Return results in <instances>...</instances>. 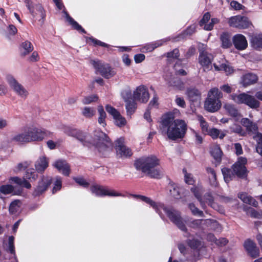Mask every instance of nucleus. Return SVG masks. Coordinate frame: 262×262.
Here are the masks:
<instances>
[{"label": "nucleus", "mask_w": 262, "mask_h": 262, "mask_svg": "<svg viewBox=\"0 0 262 262\" xmlns=\"http://www.w3.org/2000/svg\"><path fill=\"white\" fill-rule=\"evenodd\" d=\"M133 196L135 198L140 199L142 201L148 204L159 214L162 219L164 217L162 212L163 211L172 223L175 224L180 230L185 232L186 237L190 236V233L187 232V228L181 217V213L178 210L171 207L165 206L162 203H157L150 198L144 195L133 194Z\"/></svg>", "instance_id": "1"}, {"label": "nucleus", "mask_w": 262, "mask_h": 262, "mask_svg": "<svg viewBox=\"0 0 262 262\" xmlns=\"http://www.w3.org/2000/svg\"><path fill=\"white\" fill-rule=\"evenodd\" d=\"M161 124L163 127L167 128V136L171 140L183 138L187 129V124L184 120H174L171 114L164 116Z\"/></svg>", "instance_id": "2"}, {"label": "nucleus", "mask_w": 262, "mask_h": 262, "mask_svg": "<svg viewBox=\"0 0 262 262\" xmlns=\"http://www.w3.org/2000/svg\"><path fill=\"white\" fill-rule=\"evenodd\" d=\"M160 164V160L155 156L151 155L143 157L135 161L134 166L137 170H141L152 178H160L162 170L157 166Z\"/></svg>", "instance_id": "3"}, {"label": "nucleus", "mask_w": 262, "mask_h": 262, "mask_svg": "<svg viewBox=\"0 0 262 262\" xmlns=\"http://www.w3.org/2000/svg\"><path fill=\"white\" fill-rule=\"evenodd\" d=\"M222 96V92L217 88L211 89L204 103L205 109L209 112H215L219 110L221 106L220 98Z\"/></svg>", "instance_id": "4"}, {"label": "nucleus", "mask_w": 262, "mask_h": 262, "mask_svg": "<svg viewBox=\"0 0 262 262\" xmlns=\"http://www.w3.org/2000/svg\"><path fill=\"white\" fill-rule=\"evenodd\" d=\"M96 147L99 152L109 151L112 149V143L109 137L102 131L96 132Z\"/></svg>", "instance_id": "5"}, {"label": "nucleus", "mask_w": 262, "mask_h": 262, "mask_svg": "<svg viewBox=\"0 0 262 262\" xmlns=\"http://www.w3.org/2000/svg\"><path fill=\"white\" fill-rule=\"evenodd\" d=\"M232 99L238 104H245L250 108H257L259 106V102L253 96L245 93L239 95L233 94Z\"/></svg>", "instance_id": "6"}, {"label": "nucleus", "mask_w": 262, "mask_h": 262, "mask_svg": "<svg viewBox=\"0 0 262 262\" xmlns=\"http://www.w3.org/2000/svg\"><path fill=\"white\" fill-rule=\"evenodd\" d=\"M26 6L34 18L39 21L42 20V22L46 18L45 11L40 4H34L29 0H26Z\"/></svg>", "instance_id": "7"}, {"label": "nucleus", "mask_w": 262, "mask_h": 262, "mask_svg": "<svg viewBox=\"0 0 262 262\" xmlns=\"http://www.w3.org/2000/svg\"><path fill=\"white\" fill-rule=\"evenodd\" d=\"M6 80L11 89L18 96L23 98H26L27 97L28 95L27 90L12 75H7Z\"/></svg>", "instance_id": "8"}, {"label": "nucleus", "mask_w": 262, "mask_h": 262, "mask_svg": "<svg viewBox=\"0 0 262 262\" xmlns=\"http://www.w3.org/2000/svg\"><path fill=\"white\" fill-rule=\"evenodd\" d=\"M91 63L94 68L105 78L109 79L116 74L114 69L108 64L102 63L99 60H92Z\"/></svg>", "instance_id": "9"}, {"label": "nucleus", "mask_w": 262, "mask_h": 262, "mask_svg": "<svg viewBox=\"0 0 262 262\" xmlns=\"http://www.w3.org/2000/svg\"><path fill=\"white\" fill-rule=\"evenodd\" d=\"M30 142L41 141L48 136L50 133L42 128L31 126L27 127Z\"/></svg>", "instance_id": "10"}, {"label": "nucleus", "mask_w": 262, "mask_h": 262, "mask_svg": "<svg viewBox=\"0 0 262 262\" xmlns=\"http://www.w3.org/2000/svg\"><path fill=\"white\" fill-rule=\"evenodd\" d=\"M92 192L98 196H123L121 193L117 192L113 190L110 189L107 187L94 185L91 187Z\"/></svg>", "instance_id": "11"}, {"label": "nucleus", "mask_w": 262, "mask_h": 262, "mask_svg": "<svg viewBox=\"0 0 262 262\" xmlns=\"http://www.w3.org/2000/svg\"><path fill=\"white\" fill-rule=\"evenodd\" d=\"M247 162V159L241 157L237 161L232 165V169L235 175L240 178H245L247 175V170L245 166Z\"/></svg>", "instance_id": "12"}, {"label": "nucleus", "mask_w": 262, "mask_h": 262, "mask_svg": "<svg viewBox=\"0 0 262 262\" xmlns=\"http://www.w3.org/2000/svg\"><path fill=\"white\" fill-rule=\"evenodd\" d=\"M54 3L59 10H61L63 9L62 13L64 14L67 21L69 23V24L74 29L83 33L85 34L86 33L85 30L77 21H76L72 17L69 15L66 11L63 3H62L61 0L54 2Z\"/></svg>", "instance_id": "13"}, {"label": "nucleus", "mask_w": 262, "mask_h": 262, "mask_svg": "<svg viewBox=\"0 0 262 262\" xmlns=\"http://www.w3.org/2000/svg\"><path fill=\"white\" fill-rule=\"evenodd\" d=\"M123 138L118 139L115 142V149L117 156L121 158H128L132 156V150L124 145Z\"/></svg>", "instance_id": "14"}, {"label": "nucleus", "mask_w": 262, "mask_h": 262, "mask_svg": "<svg viewBox=\"0 0 262 262\" xmlns=\"http://www.w3.org/2000/svg\"><path fill=\"white\" fill-rule=\"evenodd\" d=\"M228 23L231 27L238 28L246 29L249 27L250 23L248 18L244 16L236 15L230 17Z\"/></svg>", "instance_id": "15"}, {"label": "nucleus", "mask_w": 262, "mask_h": 262, "mask_svg": "<svg viewBox=\"0 0 262 262\" xmlns=\"http://www.w3.org/2000/svg\"><path fill=\"white\" fill-rule=\"evenodd\" d=\"M105 110L106 112L113 117L115 125L119 127L125 125L126 123L125 118L122 117L119 112L115 107L112 106L111 105L107 104L105 106Z\"/></svg>", "instance_id": "16"}, {"label": "nucleus", "mask_w": 262, "mask_h": 262, "mask_svg": "<svg viewBox=\"0 0 262 262\" xmlns=\"http://www.w3.org/2000/svg\"><path fill=\"white\" fill-rule=\"evenodd\" d=\"M133 98L142 103H146L149 98V93L144 85H140L133 92Z\"/></svg>", "instance_id": "17"}, {"label": "nucleus", "mask_w": 262, "mask_h": 262, "mask_svg": "<svg viewBox=\"0 0 262 262\" xmlns=\"http://www.w3.org/2000/svg\"><path fill=\"white\" fill-rule=\"evenodd\" d=\"M52 183V179L49 177L43 176L38 182V185L33 191V195L35 196H39L43 193Z\"/></svg>", "instance_id": "18"}, {"label": "nucleus", "mask_w": 262, "mask_h": 262, "mask_svg": "<svg viewBox=\"0 0 262 262\" xmlns=\"http://www.w3.org/2000/svg\"><path fill=\"white\" fill-rule=\"evenodd\" d=\"M185 94L189 101L192 104H200L201 100V93L195 88H188Z\"/></svg>", "instance_id": "19"}, {"label": "nucleus", "mask_w": 262, "mask_h": 262, "mask_svg": "<svg viewBox=\"0 0 262 262\" xmlns=\"http://www.w3.org/2000/svg\"><path fill=\"white\" fill-rule=\"evenodd\" d=\"M213 56L207 52H200L199 57L200 64L203 67L204 70H210L212 69L211 62Z\"/></svg>", "instance_id": "20"}, {"label": "nucleus", "mask_w": 262, "mask_h": 262, "mask_svg": "<svg viewBox=\"0 0 262 262\" xmlns=\"http://www.w3.org/2000/svg\"><path fill=\"white\" fill-rule=\"evenodd\" d=\"M232 42L235 49L242 51L248 47V42L245 36L241 34L235 35L232 38Z\"/></svg>", "instance_id": "21"}, {"label": "nucleus", "mask_w": 262, "mask_h": 262, "mask_svg": "<svg viewBox=\"0 0 262 262\" xmlns=\"http://www.w3.org/2000/svg\"><path fill=\"white\" fill-rule=\"evenodd\" d=\"M244 246L248 253L253 258L259 256V250L255 243L250 239L245 241Z\"/></svg>", "instance_id": "22"}, {"label": "nucleus", "mask_w": 262, "mask_h": 262, "mask_svg": "<svg viewBox=\"0 0 262 262\" xmlns=\"http://www.w3.org/2000/svg\"><path fill=\"white\" fill-rule=\"evenodd\" d=\"M168 189L170 195L176 199H181L185 194L184 188L174 183L169 184Z\"/></svg>", "instance_id": "23"}, {"label": "nucleus", "mask_w": 262, "mask_h": 262, "mask_svg": "<svg viewBox=\"0 0 262 262\" xmlns=\"http://www.w3.org/2000/svg\"><path fill=\"white\" fill-rule=\"evenodd\" d=\"M165 79L167 82L169 86L173 87L176 90L181 91L184 90L185 88L184 83L179 77L168 78L166 76Z\"/></svg>", "instance_id": "24"}, {"label": "nucleus", "mask_w": 262, "mask_h": 262, "mask_svg": "<svg viewBox=\"0 0 262 262\" xmlns=\"http://www.w3.org/2000/svg\"><path fill=\"white\" fill-rule=\"evenodd\" d=\"M213 224L215 225H218V223L214 220H203L198 219L193 220L190 222L188 224L189 227L194 229H202V225L203 224Z\"/></svg>", "instance_id": "25"}, {"label": "nucleus", "mask_w": 262, "mask_h": 262, "mask_svg": "<svg viewBox=\"0 0 262 262\" xmlns=\"http://www.w3.org/2000/svg\"><path fill=\"white\" fill-rule=\"evenodd\" d=\"M19 50L20 55L25 57L33 52L34 47L30 41L25 40L20 44Z\"/></svg>", "instance_id": "26"}, {"label": "nucleus", "mask_w": 262, "mask_h": 262, "mask_svg": "<svg viewBox=\"0 0 262 262\" xmlns=\"http://www.w3.org/2000/svg\"><path fill=\"white\" fill-rule=\"evenodd\" d=\"M258 77L256 74L248 73L242 77L241 83L244 86H247L256 83Z\"/></svg>", "instance_id": "27"}, {"label": "nucleus", "mask_w": 262, "mask_h": 262, "mask_svg": "<svg viewBox=\"0 0 262 262\" xmlns=\"http://www.w3.org/2000/svg\"><path fill=\"white\" fill-rule=\"evenodd\" d=\"M54 166L63 174L68 176L70 174V166L64 160H58L55 162Z\"/></svg>", "instance_id": "28"}, {"label": "nucleus", "mask_w": 262, "mask_h": 262, "mask_svg": "<svg viewBox=\"0 0 262 262\" xmlns=\"http://www.w3.org/2000/svg\"><path fill=\"white\" fill-rule=\"evenodd\" d=\"M6 251L11 254V256L9 258L11 262L17 261V260L14 247V237L13 236H10L8 238V246L6 249Z\"/></svg>", "instance_id": "29"}, {"label": "nucleus", "mask_w": 262, "mask_h": 262, "mask_svg": "<svg viewBox=\"0 0 262 262\" xmlns=\"http://www.w3.org/2000/svg\"><path fill=\"white\" fill-rule=\"evenodd\" d=\"M168 40V38H165L147 43L142 48V51L146 52H151L156 48L163 45L164 42L167 41Z\"/></svg>", "instance_id": "30"}, {"label": "nucleus", "mask_w": 262, "mask_h": 262, "mask_svg": "<svg viewBox=\"0 0 262 262\" xmlns=\"http://www.w3.org/2000/svg\"><path fill=\"white\" fill-rule=\"evenodd\" d=\"M242 123L244 126L246 128L247 130L251 133H254L255 135L258 133V127L257 124L251 121L248 118H243L242 120Z\"/></svg>", "instance_id": "31"}, {"label": "nucleus", "mask_w": 262, "mask_h": 262, "mask_svg": "<svg viewBox=\"0 0 262 262\" xmlns=\"http://www.w3.org/2000/svg\"><path fill=\"white\" fill-rule=\"evenodd\" d=\"M77 140L81 142L84 146H89L92 142L90 139V135L85 132L79 130L75 137Z\"/></svg>", "instance_id": "32"}, {"label": "nucleus", "mask_w": 262, "mask_h": 262, "mask_svg": "<svg viewBox=\"0 0 262 262\" xmlns=\"http://www.w3.org/2000/svg\"><path fill=\"white\" fill-rule=\"evenodd\" d=\"M48 166V161L45 157H40L35 164L36 170L38 172H42Z\"/></svg>", "instance_id": "33"}, {"label": "nucleus", "mask_w": 262, "mask_h": 262, "mask_svg": "<svg viewBox=\"0 0 262 262\" xmlns=\"http://www.w3.org/2000/svg\"><path fill=\"white\" fill-rule=\"evenodd\" d=\"M12 140L20 143L30 142L29 136L27 128L25 130L24 133H21L14 136Z\"/></svg>", "instance_id": "34"}, {"label": "nucleus", "mask_w": 262, "mask_h": 262, "mask_svg": "<svg viewBox=\"0 0 262 262\" xmlns=\"http://www.w3.org/2000/svg\"><path fill=\"white\" fill-rule=\"evenodd\" d=\"M222 47L224 49L229 48L232 46L231 35L228 32H223L220 36Z\"/></svg>", "instance_id": "35"}, {"label": "nucleus", "mask_w": 262, "mask_h": 262, "mask_svg": "<svg viewBox=\"0 0 262 262\" xmlns=\"http://www.w3.org/2000/svg\"><path fill=\"white\" fill-rule=\"evenodd\" d=\"M238 198L245 203L251 205L254 207H257L258 202L252 197L248 195L246 193H241L238 194Z\"/></svg>", "instance_id": "36"}, {"label": "nucleus", "mask_w": 262, "mask_h": 262, "mask_svg": "<svg viewBox=\"0 0 262 262\" xmlns=\"http://www.w3.org/2000/svg\"><path fill=\"white\" fill-rule=\"evenodd\" d=\"M224 107L231 116L236 118H238L241 117L238 110L236 108L234 105L226 103L224 105Z\"/></svg>", "instance_id": "37"}, {"label": "nucleus", "mask_w": 262, "mask_h": 262, "mask_svg": "<svg viewBox=\"0 0 262 262\" xmlns=\"http://www.w3.org/2000/svg\"><path fill=\"white\" fill-rule=\"evenodd\" d=\"M10 180L19 186L27 189H29L31 187L30 183L26 180L24 177L22 179L17 177H11Z\"/></svg>", "instance_id": "38"}, {"label": "nucleus", "mask_w": 262, "mask_h": 262, "mask_svg": "<svg viewBox=\"0 0 262 262\" xmlns=\"http://www.w3.org/2000/svg\"><path fill=\"white\" fill-rule=\"evenodd\" d=\"M251 44L252 47L257 50L262 49V34L252 36L251 39Z\"/></svg>", "instance_id": "39"}, {"label": "nucleus", "mask_w": 262, "mask_h": 262, "mask_svg": "<svg viewBox=\"0 0 262 262\" xmlns=\"http://www.w3.org/2000/svg\"><path fill=\"white\" fill-rule=\"evenodd\" d=\"M210 154L216 161L220 162L221 160L223 152L219 145H214L211 147Z\"/></svg>", "instance_id": "40"}, {"label": "nucleus", "mask_w": 262, "mask_h": 262, "mask_svg": "<svg viewBox=\"0 0 262 262\" xmlns=\"http://www.w3.org/2000/svg\"><path fill=\"white\" fill-rule=\"evenodd\" d=\"M214 67L216 71H224L227 75L230 74L233 72L232 67L225 63H223L219 65L216 63L213 64Z\"/></svg>", "instance_id": "41"}, {"label": "nucleus", "mask_w": 262, "mask_h": 262, "mask_svg": "<svg viewBox=\"0 0 262 262\" xmlns=\"http://www.w3.org/2000/svg\"><path fill=\"white\" fill-rule=\"evenodd\" d=\"M98 112L99 114V117L98 119V123L102 125V126H105L106 124L105 119L106 118V114L102 105H99L98 107Z\"/></svg>", "instance_id": "42"}, {"label": "nucleus", "mask_w": 262, "mask_h": 262, "mask_svg": "<svg viewBox=\"0 0 262 262\" xmlns=\"http://www.w3.org/2000/svg\"><path fill=\"white\" fill-rule=\"evenodd\" d=\"M135 101L136 100L133 98V100L126 102L125 108L128 116H131L135 112L136 109Z\"/></svg>", "instance_id": "43"}, {"label": "nucleus", "mask_w": 262, "mask_h": 262, "mask_svg": "<svg viewBox=\"0 0 262 262\" xmlns=\"http://www.w3.org/2000/svg\"><path fill=\"white\" fill-rule=\"evenodd\" d=\"M204 199L206 203L213 209L217 210L219 206L214 202V198L210 192H207L204 195Z\"/></svg>", "instance_id": "44"}, {"label": "nucleus", "mask_w": 262, "mask_h": 262, "mask_svg": "<svg viewBox=\"0 0 262 262\" xmlns=\"http://www.w3.org/2000/svg\"><path fill=\"white\" fill-rule=\"evenodd\" d=\"M253 139L256 141V151L262 156V134L257 133L253 136Z\"/></svg>", "instance_id": "45"}, {"label": "nucleus", "mask_w": 262, "mask_h": 262, "mask_svg": "<svg viewBox=\"0 0 262 262\" xmlns=\"http://www.w3.org/2000/svg\"><path fill=\"white\" fill-rule=\"evenodd\" d=\"M222 172L224 176V179L226 183H228L232 180V177H234V173L233 170H231L228 168H223L222 169Z\"/></svg>", "instance_id": "46"}, {"label": "nucleus", "mask_w": 262, "mask_h": 262, "mask_svg": "<svg viewBox=\"0 0 262 262\" xmlns=\"http://www.w3.org/2000/svg\"><path fill=\"white\" fill-rule=\"evenodd\" d=\"M191 191L193 193L195 197L200 202L201 205L203 209H205V204L204 201H202L201 195L200 193V190L199 187L193 186L191 188Z\"/></svg>", "instance_id": "47"}, {"label": "nucleus", "mask_w": 262, "mask_h": 262, "mask_svg": "<svg viewBox=\"0 0 262 262\" xmlns=\"http://www.w3.org/2000/svg\"><path fill=\"white\" fill-rule=\"evenodd\" d=\"M25 178L32 181H34L37 178V174L33 168L28 169L24 175Z\"/></svg>", "instance_id": "48"}, {"label": "nucleus", "mask_w": 262, "mask_h": 262, "mask_svg": "<svg viewBox=\"0 0 262 262\" xmlns=\"http://www.w3.org/2000/svg\"><path fill=\"white\" fill-rule=\"evenodd\" d=\"M121 96L125 102L133 100L132 99L133 94H132L129 88L123 90L121 92Z\"/></svg>", "instance_id": "49"}, {"label": "nucleus", "mask_w": 262, "mask_h": 262, "mask_svg": "<svg viewBox=\"0 0 262 262\" xmlns=\"http://www.w3.org/2000/svg\"><path fill=\"white\" fill-rule=\"evenodd\" d=\"M20 202L19 200H14L12 202L9 206V211L14 214L17 212L20 207Z\"/></svg>", "instance_id": "50"}, {"label": "nucleus", "mask_w": 262, "mask_h": 262, "mask_svg": "<svg viewBox=\"0 0 262 262\" xmlns=\"http://www.w3.org/2000/svg\"><path fill=\"white\" fill-rule=\"evenodd\" d=\"M198 120L200 122V126L201 127L202 130L204 133H207L209 130L208 129V125L207 122L205 121L204 118L202 115H198L197 116Z\"/></svg>", "instance_id": "51"}, {"label": "nucleus", "mask_w": 262, "mask_h": 262, "mask_svg": "<svg viewBox=\"0 0 262 262\" xmlns=\"http://www.w3.org/2000/svg\"><path fill=\"white\" fill-rule=\"evenodd\" d=\"M95 113L94 108L91 107H84L82 111V115L86 118H91Z\"/></svg>", "instance_id": "52"}, {"label": "nucleus", "mask_w": 262, "mask_h": 262, "mask_svg": "<svg viewBox=\"0 0 262 262\" xmlns=\"http://www.w3.org/2000/svg\"><path fill=\"white\" fill-rule=\"evenodd\" d=\"M183 172L184 174V180L185 183L188 185H193L194 183V180L192 174L188 173L186 168L183 169Z\"/></svg>", "instance_id": "53"}, {"label": "nucleus", "mask_w": 262, "mask_h": 262, "mask_svg": "<svg viewBox=\"0 0 262 262\" xmlns=\"http://www.w3.org/2000/svg\"><path fill=\"white\" fill-rule=\"evenodd\" d=\"M188 245L193 250H197L201 246V241L196 239H188L187 241Z\"/></svg>", "instance_id": "54"}, {"label": "nucleus", "mask_w": 262, "mask_h": 262, "mask_svg": "<svg viewBox=\"0 0 262 262\" xmlns=\"http://www.w3.org/2000/svg\"><path fill=\"white\" fill-rule=\"evenodd\" d=\"M189 208L191 210L192 213L194 215H198L199 216H204V213L202 211L199 210L193 203H190L188 205Z\"/></svg>", "instance_id": "55"}, {"label": "nucleus", "mask_w": 262, "mask_h": 262, "mask_svg": "<svg viewBox=\"0 0 262 262\" xmlns=\"http://www.w3.org/2000/svg\"><path fill=\"white\" fill-rule=\"evenodd\" d=\"M206 171L209 174L208 177L210 182H212L214 184L216 180V175L215 170L212 168L207 167Z\"/></svg>", "instance_id": "56"}, {"label": "nucleus", "mask_w": 262, "mask_h": 262, "mask_svg": "<svg viewBox=\"0 0 262 262\" xmlns=\"http://www.w3.org/2000/svg\"><path fill=\"white\" fill-rule=\"evenodd\" d=\"M13 189V187L11 185H4L0 187V192L4 194L12 193Z\"/></svg>", "instance_id": "57"}, {"label": "nucleus", "mask_w": 262, "mask_h": 262, "mask_svg": "<svg viewBox=\"0 0 262 262\" xmlns=\"http://www.w3.org/2000/svg\"><path fill=\"white\" fill-rule=\"evenodd\" d=\"M98 99V97L96 95H92L85 97L82 100V103L84 104H90L93 102H95Z\"/></svg>", "instance_id": "58"}, {"label": "nucleus", "mask_w": 262, "mask_h": 262, "mask_svg": "<svg viewBox=\"0 0 262 262\" xmlns=\"http://www.w3.org/2000/svg\"><path fill=\"white\" fill-rule=\"evenodd\" d=\"M62 185V181L60 177H57L56 178V181L54 184V187L52 189L53 193L56 192L57 191L59 190L61 188Z\"/></svg>", "instance_id": "59"}, {"label": "nucleus", "mask_w": 262, "mask_h": 262, "mask_svg": "<svg viewBox=\"0 0 262 262\" xmlns=\"http://www.w3.org/2000/svg\"><path fill=\"white\" fill-rule=\"evenodd\" d=\"M73 179L78 185L84 188H87L89 186V183L82 177H75Z\"/></svg>", "instance_id": "60"}, {"label": "nucleus", "mask_w": 262, "mask_h": 262, "mask_svg": "<svg viewBox=\"0 0 262 262\" xmlns=\"http://www.w3.org/2000/svg\"><path fill=\"white\" fill-rule=\"evenodd\" d=\"M89 40H91L93 43V45L95 46H99L106 47V48H108L110 46L109 45H108L104 42H102L97 39H96L93 37H89Z\"/></svg>", "instance_id": "61"}, {"label": "nucleus", "mask_w": 262, "mask_h": 262, "mask_svg": "<svg viewBox=\"0 0 262 262\" xmlns=\"http://www.w3.org/2000/svg\"><path fill=\"white\" fill-rule=\"evenodd\" d=\"M79 130L67 127L64 128V132L69 136L75 137Z\"/></svg>", "instance_id": "62"}, {"label": "nucleus", "mask_w": 262, "mask_h": 262, "mask_svg": "<svg viewBox=\"0 0 262 262\" xmlns=\"http://www.w3.org/2000/svg\"><path fill=\"white\" fill-rule=\"evenodd\" d=\"M207 133H208L213 139H215L219 136L220 130L215 128H212L209 129Z\"/></svg>", "instance_id": "63"}, {"label": "nucleus", "mask_w": 262, "mask_h": 262, "mask_svg": "<svg viewBox=\"0 0 262 262\" xmlns=\"http://www.w3.org/2000/svg\"><path fill=\"white\" fill-rule=\"evenodd\" d=\"M179 50L177 48L173 49L172 51L168 52L167 53V57L168 58H172L177 59L179 57Z\"/></svg>", "instance_id": "64"}]
</instances>
